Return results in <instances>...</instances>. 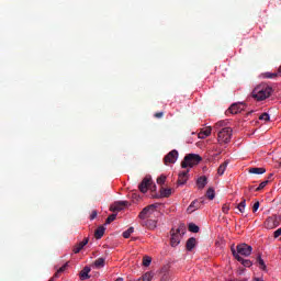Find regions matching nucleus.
<instances>
[{
	"label": "nucleus",
	"mask_w": 281,
	"mask_h": 281,
	"mask_svg": "<svg viewBox=\"0 0 281 281\" xmlns=\"http://www.w3.org/2000/svg\"><path fill=\"white\" fill-rule=\"evenodd\" d=\"M271 93H273V88L267 83H261L252 90L251 98L257 102H262L267 98H271Z\"/></svg>",
	"instance_id": "obj_1"
},
{
	"label": "nucleus",
	"mask_w": 281,
	"mask_h": 281,
	"mask_svg": "<svg viewBox=\"0 0 281 281\" xmlns=\"http://www.w3.org/2000/svg\"><path fill=\"white\" fill-rule=\"evenodd\" d=\"M187 228L184 224H180L177 229L171 228L170 231V245L171 247H178L181 243V239L186 235Z\"/></svg>",
	"instance_id": "obj_2"
},
{
	"label": "nucleus",
	"mask_w": 281,
	"mask_h": 281,
	"mask_svg": "<svg viewBox=\"0 0 281 281\" xmlns=\"http://www.w3.org/2000/svg\"><path fill=\"white\" fill-rule=\"evenodd\" d=\"M201 161H203V158L199 156V154H188L181 162V168H194V166H199Z\"/></svg>",
	"instance_id": "obj_3"
},
{
	"label": "nucleus",
	"mask_w": 281,
	"mask_h": 281,
	"mask_svg": "<svg viewBox=\"0 0 281 281\" xmlns=\"http://www.w3.org/2000/svg\"><path fill=\"white\" fill-rule=\"evenodd\" d=\"M232 127H223L217 132V142L220 144H229L232 142Z\"/></svg>",
	"instance_id": "obj_4"
},
{
	"label": "nucleus",
	"mask_w": 281,
	"mask_h": 281,
	"mask_svg": "<svg viewBox=\"0 0 281 281\" xmlns=\"http://www.w3.org/2000/svg\"><path fill=\"white\" fill-rule=\"evenodd\" d=\"M155 188H157V186H153V178L150 176H146L138 184V189L140 190V192H143V194H146L148 190H155Z\"/></svg>",
	"instance_id": "obj_5"
},
{
	"label": "nucleus",
	"mask_w": 281,
	"mask_h": 281,
	"mask_svg": "<svg viewBox=\"0 0 281 281\" xmlns=\"http://www.w3.org/2000/svg\"><path fill=\"white\" fill-rule=\"evenodd\" d=\"M177 159H179V151L177 149H172L164 157V164L165 166L177 164Z\"/></svg>",
	"instance_id": "obj_6"
},
{
	"label": "nucleus",
	"mask_w": 281,
	"mask_h": 281,
	"mask_svg": "<svg viewBox=\"0 0 281 281\" xmlns=\"http://www.w3.org/2000/svg\"><path fill=\"white\" fill-rule=\"evenodd\" d=\"M254 248L247 244H239L237 245V256H251V251Z\"/></svg>",
	"instance_id": "obj_7"
},
{
	"label": "nucleus",
	"mask_w": 281,
	"mask_h": 281,
	"mask_svg": "<svg viewBox=\"0 0 281 281\" xmlns=\"http://www.w3.org/2000/svg\"><path fill=\"white\" fill-rule=\"evenodd\" d=\"M266 226L268 229H276V227L280 226V216L278 215H272L267 218L266 221Z\"/></svg>",
	"instance_id": "obj_8"
},
{
	"label": "nucleus",
	"mask_w": 281,
	"mask_h": 281,
	"mask_svg": "<svg viewBox=\"0 0 281 281\" xmlns=\"http://www.w3.org/2000/svg\"><path fill=\"white\" fill-rule=\"evenodd\" d=\"M156 207H157V205H155V204L144 207L142 210V212L138 214V218H140V221L148 218V214H153V212H155Z\"/></svg>",
	"instance_id": "obj_9"
},
{
	"label": "nucleus",
	"mask_w": 281,
	"mask_h": 281,
	"mask_svg": "<svg viewBox=\"0 0 281 281\" xmlns=\"http://www.w3.org/2000/svg\"><path fill=\"white\" fill-rule=\"evenodd\" d=\"M241 111H245V103H233L228 108L227 113H232V115H236L238 113H241Z\"/></svg>",
	"instance_id": "obj_10"
},
{
	"label": "nucleus",
	"mask_w": 281,
	"mask_h": 281,
	"mask_svg": "<svg viewBox=\"0 0 281 281\" xmlns=\"http://www.w3.org/2000/svg\"><path fill=\"white\" fill-rule=\"evenodd\" d=\"M128 205V201H117L110 207L111 212H122Z\"/></svg>",
	"instance_id": "obj_11"
},
{
	"label": "nucleus",
	"mask_w": 281,
	"mask_h": 281,
	"mask_svg": "<svg viewBox=\"0 0 281 281\" xmlns=\"http://www.w3.org/2000/svg\"><path fill=\"white\" fill-rule=\"evenodd\" d=\"M232 254H233L234 258H236V260H238V262H241L243 266L251 267V265H254L251 262V260L244 259L243 257H240V255L236 254V250L234 248H232Z\"/></svg>",
	"instance_id": "obj_12"
},
{
	"label": "nucleus",
	"mask_w": 281,
	"mask_h": 281,
	"mask_svg": "<svg viewBox=\"0 0 281 281\" xmlns=\"http://www.w3.org/2000/svg\"><path fill=\"white\" fill-rule=\"evenodd\" d=\"M87 245H89V238L86 237L82 241H80L79 244L74 246V254H80V251H82V249H85V247H87Z\"/></svg>",
	"instance_id": "obj_13"
},
{
	"label": "nucleus",
	"mask_w": 281,
	"mask_h": 281,
	"mask_svg": "<svg viewBox=\"0 0 281 281\" xmlns=\"http://www.w3.org/2000/svg\"><path fill=\"white\" fill-rule=\"evenodd\" d=\"M190 172V170L187 171H182L179 173L178 176V186H186V183H188V173Z\"/></svg>",
	"instance_id": "obj_14"
},
{
	"label": "nucleus",
	"mask_w": 281,
	"mask_h": 281,
	"mask_svg": "<svg viewBox=\"0 0 281 281\" xmlns=\"http://www.w3.org/2000/svg\"><path fill=\"white\" fill-rule=\"evenodd\" d=\"M201 203H203V201H199V200L192 201L191 204L188 206L187 212L189 214H192V212H196V210L201 207Z\"/></svg>",
	"instance_id": "obj_15"
},
{
	"label": "nucleus",
	"mask_w": 281,
	"mask_h": 281,
	"mask_svg": "<svg viewBox=\"0 0 281 281\" xmlns=\"http://www.w3.org/2000/svg\"><path fill=\"white\" fill-rule=\"evenodd\" d=\"M211 135H212V127H206L198 134V137L199 139H205V137H210Z\"/></svg>",
	"instance_id": "obj_16"
},
{
	"label": "nucleus",
	"mask_w": 281,
	"mask_h": 281,
	"mask_svg": "<svg viewBox=\"0 0 281 281\" xmlns=\"http://www.w3.org/2000/svg\"><path fill=\"white\" fill-rule=\"evenodd\" d=\"M196 186H198L199 190H203V188H205V186H207V177L201 176L200 178H198Z\"/></svg>",
	"instance_id": "obj_17"
},
{
	"label": "nucleus",
	"mask_w": 281,
	"mask_h": 281,
	"mask_svg": "<svg viewBox=\"0 0 281 281\" xmlns=\"http://www.w3.org/2000/svg\"><path fill=\"white\" fill-rule=\"evenodd\" d=\"M194 247H196V238L191 237L187 240V244H186L187 251H192Z\"/></svg>",
	"instance_id": "obj_18"
},
{
	"label": "nucleus",
	"mask_w": 281,
	"mask_h": 281,
	"mask_svg": "<svg viewBox=\"0 0 281 281\" xmlns=\"http://www.w3.org/2000/svg\"><path fill=\"white\" fill-rule=\"evenodd\" d=\"M250 175H265L267 172L266 168L260 167H252L248 170Z\"/></svg>",
	"instance_id": "obj_19"
},
{
	"label": "nucleus",
	"mask_w": 281,
	"mask_h": 281,
	"mask_svg": "<svg viewBox=\"0 0 281 281\" xmlns=\"http://www.w3.org/2000/svg\"><path fill=\"white\" fill-rule=\"evenodd\" d=\"M89 273H91V268L85 267L79 273L80 280H89Z\"/></svg>",
	"instance_id": "obj_20"
},
{
	"label": "nucleus",
	"mask_w": 281,
	"mask_h": 281,
	"mask_svg": "<svg viewBox=\"0 0 281 281\" xmlns=\"http://www.w3.org/2000/svg\"><path fill=\"white\" fill-rule=\"evenodd\" d=\"M227 166H229V160H226L222 165H220L217 169V175H220V177H223V175H225V170H227Z\"/></svg>",
	"instance_id": "obj_21"
},
{
	"label": "nucleus",
	"mask_w": 281,
	"mask_h": 281,
	"mask_svg": "<svg viewBox=\"0 0 281 281\" xmlns=\"http://www.w3.org/2000/svg\"><path fill=\"white\" fill-rule=\"evenodd\" d=\"M104 232H106V228L104 226H99L94 232V237L97 240H100L102 236H104Z\"/></svg>",
	"instance_id": "obj_22"
},
{
	"label": "nucleus",
	"mask_w": 281,
	"mask_h": 281,
	"mask_svg": "<svg viewBox=\"0 0 281 281\" xmlns=\"http://www.w3.org/2000/svg\"><path fill=\"white\" fill-rule=\"evenodd\" d=\"M143 226L147 227L148 229H155V227H157V221L147 220V221L143 222Z\"/></svg>",
	"instance_id": "obj_23"
},
{
	"label": "nucleus",
	"mask_w": 281,
	"mask_h": 281,
	"mask_svg": "<svg viewBox=\"0 0 281 281\" xmlns=\"http://www.w3.org/2000/svg\"><path fill=\"white\" fill-rule=\"evenodd\" d=\"M69 267V263H65L64 266H61L58 270L57 273L54 274L53 278H50L48 281H54V278H58L60 276V273H65V271H67V268Z\"/></svg>",
	"instance_id": "obj_24"
},
{
	"label": "nucleus",
	"mask_w": 281,
	"mask_h": 281,
	"mask_svg": "<svg viewBox=\"0 0 281 281\" xmlns=\"http://www.w3.org/2000/svg\"><path fill=\"white\" fill-rule=\"evenodd\" d=\"M257 265H258L259 269H261V271H267V265L265 263V260L262 259V257L260 255H258V257H257Z\"/></svg>",
	"instance_id": "obj_25"
},
{
	"label": "nucleus",
	"mask_w": 281,
	"mask_h": 281,
	"mask_svg": "<svg viewBox=\"0 0 281 281\" xmlns=\"http://www.w3.org/2000/svg\"><path fill=\"white\" fill-rule=\"evenodd\" d=\"M171 194H172V189H165V188L160 189V196L162 199H168V196H170Z\"/></svg>",
	"instance_id": "obj_26"
},
{
	"label": "nucleus",
	"mask_w": 281,
	"mask_h": 281,
	"mask_svg": "<svg viewBox=\"0 0 281 281\" xmlns=\"http://www.w3.org/2000/svg\"><path fill=\"white\" fill-rule=\"evenodd\" d=\"M245 207H247V200L243 199L241 202L237 205V210L243 214L245 213Z\"/></svg>",
	"instance_id": "obj_27"
},
{
	"label": "nucleus",
	"mask_w": 281,
	"mask_h": 281,
	"mask_svg": "<svg viewBox=\"0 0 281 281\" xmlns=\"http://www.w3.org/2000/svg\"><path fill=\"white\" fill-rule=\"evenodd\" d=\"M104 262H105L104 258H98L94 261V267H97V269H102V267H104Z\"/></svg>",
	"instance_id": "obj_28"
},
{
	"label": "nucleus",
	"mask_w": 281,
	"mask_h": 281,
	"mask_svg": "<svg viewBox=\"0 0 281 281\" xmlns=\"http://www.w3.org/2000/svg\"><path fill=\"white\" fill-rule=\"evenodd\" d=\"M206 196L210 201H214V196H216V193L214 192V189L210 188L206 191Z\"/></svg>",
	"instance_id": "obj_29"
},
{
	"label": "nucleus",
	"mask_w": 281,
	"mask_h": 281,
	"mask_svg": "<svg viewBox=\"0 0 281 281\" xmlns=\"http://www.w3.org/2000/svg\"><path fill=\"white\" fill-rule=\"evenodd\" d=\"M189 232H192V234H199V226L194 223L189 224Z\"/></svg>",
	"instance_id": "obj_30"
},
{
	"label": "nucleus",
	"mask_w": 281,
	"mask_h": 281,
	"mask_svg": "<svg viewBox=\"0 0 281 281\" xmlns=\"http://www.w3.org/2000/svg\"><path fill=\"white\" fill-rule=\"evenodd\" d=\"M153 262V258H150L149 256H145L143 258V266L144 267H150V263Z\"/></svg>",
	"instance_id": "obj_31"
},
{
	"label": "nucleus",
	"mask_w": 281,
	"mask_h": 281,
	"mask_svg": "<svg viewBox=\"0 0 281 281\" xmlns=\"http://www.w3.org/2000/svg\"><path fill=\"white\" fill-rule=\"evenodd\" d=\"M133 232H135V228L134 227H130L128 229L123 232V238H131V234H133Z\"/></svg>",
	"instance_id": "obj_32"
},
{
	"label": "nucleus",
	"mask_w": 281,
	"mask_h": 281,
	"mask_svg": "<svg viewBox=\"0 0 281 281\" xmlns=\"http://www.w3.org/2000/svg\"><path fill=\"white\" fill-rule=\"evenodd\" d=\"M115 218H117V214H111V215L108 216V218L105 220V225H111V223H113V221H115Z\"/></svg>",
	"instance_id": "obj_33"
},
{
	"label": "nucleus",
	"mask_w": 281,
	"mask_h": 281,
	"mask_svg": "<svg viewBox=\"0 0 281 281\" xmlns=\"http://www.w3.org/2000/svg\"><path fill=\"white\" fill-rule=\"evenodd\" d=\"M143 281H151L153 280V272H146L140 277Z\"/></svg>",
	"instance_id": "obj_34"
},
{
	"label": "nucleus",
	"mask_w": 281,
	"mask_h": 281,
	"mask_svg": "<svg viewBox=\"0 0 281 281\" xmlns=\"http://www.w3.org/2000/svg\"><path fill=\"white\" fill-rule=\"evenodd\" d=\"M269 184V180H265L262 181L259 187L256 189V192H260V190H265V188H267V186Z\"/></svg>",
	"instance_id": "obj_35"
},
{
	"label": "nucleus",
	"mask_w": 281,
	"mask_h": 281,
	"mask_svg": "<svg viewBox=\"0 0 281 281\" xmlns=\"http://www.w3.org/2000/svg\"><path fill=\"white\" fill-rule=\"evenodd\" d=\"M263 78H267V79L278 78V74L277 72H265Z\"/></svg>",
	"instance_id": "obj_36"
},
{
	"label": "nucleus",
	"mask_w": 281,
	"mask_h": 281,
	"mask_svg": "<svg viewBox=\"0 0 281 281\" xmlns=\"http://www.w3.org/2000/svg\"><path fill=\"white\" fill-rule=\"evenodd\" d=\"M166 179L167 177L161 175L160 177L157 178V183L158 186H164V183H166Z\"/></svg>",
	"instance_id": "obj_37"
},
{
	"label": "nucleus",
	"mask_w": 281,
	"mask_h": 281,
	"mask_svg": "<svg viewBox=\"0 0 281 281\" xmlns=\"http://www.w3.org/2000/svg\"><path fill=\"white\" fill-rule=\"evenodd\" d=\"M259 120H263L265 122H269V120H270L269 113H262L259 116Z\"/></svg>",
	"instance_id": "obj_38"
},
{
	"label": "nucleus",
	"mask_w": 281,
	"mask_h": 281,
	"mask_svg": "<svg viewBox=\"0 0 281 281\" xmlns=\"http://www.w3.org/2000/svg\"><path fill=\"white\" fill-rule=\"evenodd\" d=\"M222 212L224 214H228L229 213V204H224L223 207H222Z\"/></svg>",
	"instance_id": "obj_39"
},
{
	"label": "nucleus",
	"mask_w": 281,
	"mask_h": 281,
	"mask_svg": "<svg viewBox=\"0 0 281 281\" xmlns=\"http://www.w3.org/2000/svg\"><path fill=\"white\" fill-rule=\"evenodd\" d=\"M259 207H260V202H258V201L255 202V204H254V206H252V212H254V213L258 212Z\"/></svg>",
	"instance_id": "obj_40"
},
{
	"label": "nucleus",
	"mask_w": 281,
	"mask_h": 281,
	"mask_svg": "<svg viewBox=\"0 0 281 281\" xmlns=\"http://www.w3.org/2000/svg\"><path fill=\"white\" fill-rule=\"evenodd\" d=\"M223 126H225V121H220L215 124V128H223Z\"/></svg>",
	"instance_id": "obj_41"
},
{
	"label": "nucleus",
	"mask_w": 281,
	"mask_h": 281,
	"mask_svg": "<svg viewBox=\"0 0 281 281\" xmlns=\"http://www.w3.org/2000/svg\"><path fill=\"white\" fill-rule=\"evenodd\" d=\"M97 216H98V211H92L90 215V221H93L94 218H97Z\"/></svg>",
	"instance_id": "obj_42"
},
{
	"label": "nucleus",
	"mask_w": 281,
	"mask_h": 281,
	"mask_svg": "<svg viewBox=\"0 0 281 281\" xmlns=\"http://www.w3.org/2000/svg\"><path fill=\"white\" fill-rule=\"evenodd\" d=\"M154 117H157L158 120L164 117V112H157L154 114Z\"/></svg>",
	"instance_id": "obj_43"
},
{
	"label": "nucleus",
	"mask_w": 281,
	"mask_h": 281,
	"mask_svg": "<svg viewBox=\"0 0 281 281\" xmlns=\"http://www.w3.org/2000/svg\"><path fill=\"white\" fill-rule=\"evenodd\" d=\"M281 236V228H278L276 232H274V238H280Z\"/></svg>",
	"instance_id": "obj_44"
},
{
	"label": "nucleus",
	"mask_w": 281,
	"mask_h": 281,
	"mask_svg": "<svg viewBox=\"0 0 281 281\" xmlns=\"http://www.w3.org/2000/svg\"><path fill=\"white\" fill-rule=\"evenodd\" d=\"M115 281H124V278H117Z\"/></svg>",
	"instance_id": "obj_45"
},
{
	"label": "nucleus",
	"mask_w": 281,
	"mask_h": 281,
	"mask_svg": "<svg viewBox=\"0 0 281 281\" xmlns=\"http://www.w3.org/2000/svg\"><path fill=\"white\" fill-rule=\"evenodd\" d=\"M273 177V173H270L269 176H268V179H271Z\"/></svg>",
	"instance_id": "obj_46"
},
{
	"label": "nucleus",
	"mask_w": 281,
	"mask_h": 281,
	"mask_svg": "<svg viewBox=\"0 0 281 281\" xmlns=\"http://www.w3.org/2000/svg\"><path fill=\"white\" fill-rule=\"evenodd\" d=\"M281 72V66L279 67V74Z\"/></svg>",
	"instance_id": "obj_47"
}]
</instances>
